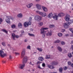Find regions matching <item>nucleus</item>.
I'll return each instance as SVG.
<instances>
[{"mask_svg":"<svg viewBox=\"0 0 73 73\" xmlns=\"http://www.w3.org/2000/svg\"><path fill=\"white\" fill-rule=\"evenodd\" d=\"M50 55H47L46 56L45 58L46 59H49V58H50Z\"/></svg>","mask_w":73,"mask_h":73,"instance_id":"393cba45","label":"nucleus"},{"mask_svg":"<svg viewBox=\"0 0 73 73\" xmlns=\"http://www.w3.org/2000/svg\"><path fill=\"white\" fill-rule=\"evenodd\" d=\"M65 15V14L63 13H61L58 14V16L59 17H61Z\"/></svg>","mask_w":73,"mask_h":73,"instance_id":"ddd939ff","label":"nucleus"},{"mask_svg":"<svg viewBox=\"0 0 73 73\" xmlns=\"http://www.w3.org/2000/svg\"><path fill=\"white\" fill-rule=\"evenodd\" d=\"M11 27L12 28L14 29V28H16V25L14 24H13L11 25Z\"/></svg>","mask_w":73,"mask_h":73,"instance_id":"c756f323","label":"nucleus"},{"mask_svg":"<svg viewBox=\"0 0 73 73\" xmlns=\"http://www.w3.org/2000/svg\"><path fill=\"white\" fill-rule=\"evenodd\" d=\"M38 68L39 69H41V67H40V65H38Z\"/></svg>","mask_w":73,"mask_h":73,"instance_id":"603ef678","label":"nucleus"},{"mask_svg":"<svg viewBox=\"0 0 73 73\" xmlns=\"http://www.w3.org/2000/svg\"><path fill=\"white\" fill-rule=\"evenodd\" d=\"M0 21L2 23V22H3V19H2L1 18L0 19Z\"/></svg>","mask_w":73,"mask_h":73,"instance_id":"13d9d810","label":"nucleus"},{"mask_svg":"<svg viewBox=\"0 0 73 73\" xmlns=\"http://www.w3.org/2000/svg\"><path fill=\"white\" fill-rule=\"evenodd\" d=\"M27 7L28 8H31V7H30V6L29 4L28 5H27Z\"/></svg>","mask_w":73,"mask_h":73,"instance_id":"864d4df0","label":"nucleus"},{"mask_svg":"<svg viewBox=\"0 0 73 73\" xmlns=\"http://www.w3.org/2000/svg\"><path fill=\"white\" fill-rule=\"evenodd\" d=\"M18 27H19L20 28H22V24L21 23H19L18 24Z\"/></svg>","mask_w":73,"mask_h":73,"instance_id":"a878e982","label":"nucleus"},{"mask_svg":"<svg viewBox=\"0 0 73 73\" xmlns=\"http://www.w3.org/2000/svg\"><path fill=\"white\" fill-rule=\"evenodd\" d=\"M35 19L36 21H41L42 19V17L41 16H40L38 15H36L35 16Z\"/></svg>","mask_w":73,"mask_h":73,"instance_id":"39448f33","label":"nucleus"},{"mask_svg":"<svg viewBox=\"0 0 73 73\" xmlns=\"http://www.w3.org/2000/svg\"><path fill=\"white\" fill-rule=\"evenodd\" d=\"M61 44L62 45H65V42L64 41L61 42Z\"/></svg>","mask_w":73,"mask_h":73,"instance_id":"f704fd0d","label":"nucleus"},{"mask_svg":"<svg viewBox=\"0 0 73 73\" xmlns=\"http://www.w3.org/2000/svg\"><path fill=\"white\" fill-rule=\"evenodd\" d=\"M57 49H58V51L60 52H61L62 51V48L60 46H58L57 47Z\"/></svg>","mask_w":73,"mask_h":73,"instance_id":"4468645a","label":"nucleus"},{"mask_svg":"<svg viewBox=\"0 0 73 73\" xmlns=\"http://www.w3.org/2000/svg\"><path fill=\"white\" fill-rule=\"evenodd\" d=\"M27 48L28 49H31V46L30 45L28 46L27 47Z\"/></svg>","mask_w":73,"mask_h":73,"instance_id":"ea45409f","label":"nucleus"},{"mask_svg":"<svg viewBox=\"0 0 73 73\" xmlns=\"http://www.w3.org/2000/svg\"><path fill=\"white\" fill-rule=\"evenodd\" d=\"M2 32H5V33H6V34H7L8 33V31H7V30H6L5 29H2Z\"/></svg>","mask_w":73,"mask_h":73,"instance_id":"5701e85b","label":"nucleus"},{"mask_svg":"<svg viewBox=\"0 0 73 73\" xmlns=\"http://www.w3.org/2000/svg\"><path fill=\"white\" fill-rule=\"evenodd\" d=\"M71 48L72 50H73V45H72L71 46Z\"/></svg>","mask_w":73,"mask_h":73,"instance_id":"052dcab7","label":"nucleus"},{"mask_svg":"<svg viewBox=\"0 0 73 73\" xmlns=\"http://www.w3.org/2000/svg\"><path fill=\"white\" fill-rule=\"evenodd\" d=\"M48 66L49 68L50 69H53L55 68V67L52 65H48Z\"/></svg>","mask_w":73,"mask_h":73,"instance_id":"f8f14e48","label":"nucleus"},{"mask_svg":"<svg viewBox=\"0 0 73 73\" xmlns=\"http://www.w3.org/2000/svg\"><path fill=\"white\" fill-rule=\"evenodd\" d=\"M30 30L31 31H33V29H30Z\"/></svg>","mask_w":73,"mask_h":73,"instance_id":"69168bd1","label":"nucleus"},{"mask_svg":"<svg viewBox=\"0 0 73 73\" xmlns=\"http://www.w3.org/2000/svg\"><path fill=\"white\" fill-rule=\"evenodd\" d=\"M42 66L43 67H45V64L44 63L42 64Z\"/></svg>","mask_w":73,"mask_h":73,"instance_id":"c03bdc74","label":"nucleus"},{"mask_svg":"<svg viewBox=\"0 0 73 73\" xmlns=\"http://www.w3.org/2000/svg\"><path fill=\"white\" fill-rule=\"evenodd\" d=\"M25 64H20L19 65V68H20V69H23L24 67H25Z\"/></svg>","mask_w":73,"mask_h":73,"instance_id":"6e6552de","label":"nucleus"},{"mask_svg":"<svg viewBox=\"0 0 73 73\" xmlns=\"http://www.w3.org/2000/svg\"><path fill=\"white\" fill-rule=\"evenodd\" d=\"M16 35H15V34L14 33H13L12 34V36L13 37V40H15V36Z\"/></svg>","mask_w":73,"mask_h":73,"instance_id":"412c9836","label":"nucleus"},{"mask_svg":"<svg viewBox=\"0 0 73 73\" xmlns=\"http://www.w3.org/2000/svg\"><path fill=\"white\" fill-rule=\"evenodd\" d=\"M52 16H53V14L52 13H50L48 15V18H51V17H52Z\"/></svg>","mask_w":73,"mask_h":73,"instance_id":"6ab92c4d","label":"nucleus"},{"mask_svg":"<svg viewBox=\"0 0 73 73\" xmlns=\"http://www.w3.org/2000/svg\"><path fill=\"white\" fill-rule=\"evenodd\" d=\"M11 0H6V1H7V2H9V1H11Z\"/></svg>","mask_w":73,"mask_h":73,"instance_id":"680f3d73","label":"nucleus"},{"mask_svg":"<svg viewBox=\"0 0 73 73\" xmlns=\"http://www.w3.org/2000/svg\"><path fill=\"white\" fill-rule=\"evenodd\" d=\"M28 35L30 36H32L33 37H35V35L33 34H31L30 33H29L28 34Z\"/></svg>","mask_w":73,"mask_h":73,"instance_id":"c85d7f7f","label":"nucleus"},{"mask_svg":"<svg viewBox=\"0 0 73 73\" xmlns=\"http://www.w3.org/2000/svg\"><path fill=\"white\" fill-rule=\"evenodd\" d=\"M10 19L11 20H14L15 18L11 16H7L6 17V19H5V21L7 23H10Z\"/></svg>","mask_w":73,"mask_h":73,"instance_id":"7ed1b4c3","label":"nucleus"},{"mask_svg":"<svg viewBox=\"0 0 73 73\" xmlns=\"http://www.w3.org/2000/svg\"><path fill=\"white\" fill-rule=\"evenodd\" d=\"M46 34V33H44V34H43L42 35V37L43 38H45Z\"/></svg>","mask_w":73,"mask_h":73,"instance_id":"4c0bfd02","label":"nucleus"},{"mask_svg":"<svg viewBox=\"0 0 73 73\" xmlns=\"http://www.w3.org/2000/svg\"><path fill=\"white\" fill-rule=\"evenodd\" d=\"M2 45L4 46H6V45H5V43L4 42H3L2 43Z\"/></svg>","mask_w":73,"mask_h":73,"instance_id":"c9c22d12","label":"nucleus"},{"mask_svg":"<svg viewBox=\"0 0 73 73\" xmlns=\"http://www.w3.org/2000/svg\"><path fill=\"white\" fill-rule=\"evenodd\" d=\"M36 2H38V1H40V0H36Z\"/></svg>","mask_w":73,"mask_h":73,"instance_id":"0e129e2a","label":"nucleus"},{"mask_svg":"<svg viewBox=\"0 0 73 73\" xmlns=\"http://www.w3.org/2000/svg\"><path fill=\"white\" fill-rule=\"evenodd\" d=\"M70 16L68 15H67L65 17V20L66 21H69L70 20V18H69Z\"/></svg>","mask_w":73,"mask_h":73,"instance_id":"1a4fd4ad","label":"nucleus"},{"mask_svg":"<svg viewBox=\"0 0 73 73\" xmlns=\"http://www.w3.org/2000/svg\"><path fill=\"white\" fill-rule=\"evenodd\" d=\"M69 30L71 32H72L73 31V29H72V28H70L69 29Z\"/></svg>","mask_w":73,"mask_h":73,"instance_id":"a19ab883","label":"nucleus"},{"mask_svg":"<svg viewBox=\"0 0 73 73\" xmlns=\"http://www.w3.org/2000/svg\"><path fill=\"white\" fill-rule=\"evenodd\" d=\"M68 55L70 58H71V57H72V54L71 53H68Z\"/></svg>","mask_w":73,"mask_h":73,"instance_id":"cd10ccee","label":"nucleus"},{"mask_svg":"<svg viewBox=\"0 0 73 73\" xmlns=\"http://www.w3.org/2000/svg\"><path fill=\"white\" fill-rule=\"evenodd\" d=\"M41 34H43L44 33H46V32L43 30L42 28L41 29Z\"/></svg>","mask_w":73,"mask_h":73,"instance_id":"f3484780","label":"nucleus"},{"mask_svg":"<svg viewBox=\"0 0 73 73\" xmlns=\"http://www.w3.org/2000/svg\"><path fill=\"white\" fill-rule=\"evenodd\" d=\"M39 24L40 25V26H41L42 25H43V23H42V22H40L39 23Z\"/></svg>","mask_w":73,"mask_h":73,"instance_id":"79ce46f5","label":"nucleus"},{"mask_svg":"<svg viewBox=\"0 0 73 73\" xmlns=\"http://www.w3.org/2000/svg\"><path fill=\"white\" fill-rule=\"evenodd\" d=\"M36 6L37 7V8L38 9H41V5H40L37 4L36 5Z\"/></svg>","mask_w":73,"mask_h":73,"instance_id":"a211bd4d","label":"nucleus"},{"mask_svg":"<svg viewBox=\"0 0 73 73\" xmlns=\"http://www.w3.org/2000/svg\"><path fill=\"white\" fill-rule=\"evenodd\" d=\"M7 56V54L4 53V52L2 50H0V56L2 58H4L5 56Z\"/></svg>","mask_w":73,"mask_h":73,"instance_id":"20e7f679","label":"nucleus"},{"mask_svg":"<svg viewBox=\"0 0 73 73\" xmlns=\"http://www.w3.org/2000/svg\"><path fill=\"white\" fill-rule=\"evenodd\" d=\"M16 37L17 38H19V36L17 35H15V38Z\"/></svg>","mask_w":73,"mask_h":73,"instance_id":"37998d69","label":"nucleus"},{"mask_svg":"<svg viewBox=\"0 0 73 73\" xmlns=\"http://www.w3.org/2000/svg\"><path fill=\"white\" fill-rule=\"evenodd\" d=\"M9 59H12V56H11V55H9Z\"/></svg>","mask_w":73,"mask_h":73,"instance_id":"49530a36","label":"nucleus"},{"mask_svg":"<svg viewBox=\"0 0 73 73\" xmlns=\"http://www.w3.org/2000/svg\"><path fill=\"white\" fill-rule=\"evenodd\" d=\"M29 5H30V7H32V5H33V4L32 3L29 4Z\"/></svg>","mask_w":73,"mask_h":73,"instance_id":"de8ad7c7","label":"nucleus"},{"mask_svg":"<svg viewBox=\"0 0 73 73\" xmlns=\"http://www.w3.org/2000/svg\"><path fill=\"white\" fill-rule=\"evenodd\" d=\"M22 36H23V35L22 34H21L19 36L20 37H22Z\"/></svg>","mask_w":73,"mask_h":73,"instance_id":"338daca9","label":"nucleus"},{"mask_svg":"<svg viewBox=\"0 0 73 73\" xmlns=\"http://www.w3.org/2000/svg\"><path fill=\"white\" fill-rule=\"evenodd\" d=\"M62 70H63L62 69V67L60 68L59 69V72L60 73H62Z\"/></svg>","mask_w":73,"mask_h":73,"instance_id":"4be33fe9","label":"nucleus"},{"mask_svg":"<svg viewBox=\"0 0 73 73\" xmlns=\"http://www.w3.org/2000/svg\"><path fill=\"white\" fill-rule=\"evenodd\" d=\"M71 66H72V68H73V63H72L71 64Z\"/></svg>","mask_w":73,"mask_h":73,"instance_id":"774afa93","label":"nucleus"},{"mask_svg":"<svg viewBox=\"0 0 73 73\" xmlns=\"http://www.w3.org/2000/svg\"><path fill=\"white\" fill-rule=\"evenodd\" d=\"M37 49L39 51V52H42V49L41 48H37Z\"/></svg>","mask_w":73,"mask_h":73,"instance_id":"2f4dec72","label":"nucleus"},{"mask_svg":"<svg viewBox=\"0 0 73 73\" xmlns=\"http://www.w3.org/2000/svg\"><path fill=\"white\" fill-rule=\"evenodd\" d=\"M3 63H5L6 61L5 60H3L2 61Z\"/></svg>","mask_w":73,"mask_h":73,"instance_id":"4d7b16f0","label":"nucleus"},{"mask_svg":"<svg viewBox=\"0 0 73 73\" xmlns=\"http://www.w3.org/2000/svg\"><path fill=\"white\" fill-rule=\"evenodd\" d=\"M15 55H16V56H19L20 55V53H19L15 52Z\"/></svg>","mask_w":73,"mask_h":73,"instance_id":"72a5a7b5","label":"nucleus"},{"mask_svg":"<svg viewBox=\"0 0 73 73\" xmlns=\"http://www.w3.org/2000/svg\"><path fill=\"white\" fill-rule=\"evenodd\" d=\"M52 27V28H53L54 27V25H51Z\"/></svg>","mask_w":73,"mask_h":73,"instance_id":"bf43d9fd","label":"nucleus"},{"mask_svg":"<svg viewBox=\"0 0 73 73\" xmlns=\"http://www.w3.org/2000/svg\"><path fill=\"white\" fill-rule=\"evenodd\" d=\"M17 16L18 17H23V15L21 13L19 14Z\"/></svg>","mask_w":73,"mask_h":73,"instance_id":"bb28decb","label":"nucleus"},{"mask_svg":"<svg viewBox=\"0 0 73 73\" xmlns=\"http://www.w3.org/2000/svg\"><path fill=\"white\" fill-rule=\"evenodd\" d=\"M68 65H71V64H72V63L70 62H68Z\"/></svg>","mask_w":73,"mask_h":73,"instance_id":"58836bf2","label":"nucleus"},{"mask_svg":"<svg viewBox=\"0 0 73 73\" xmlns=\"http://www.w3.org/2000/svg\"><path fill=\"white\" fill-rule=\"evenodd\" d=\"M40 63H41V62L40 61H38L37 62L36 64L37 65H38V64H40Z\"/></svg>","mask_w":73,"mask_h":73,"instance_id":"3c124183","label":"nucleus"},{"mask_svg":"<svg viewBox=\"0 0 73 73\" xmlns=\"http://www.w3.org/2000/svg\"><path fill=\"white\" fill-rule=\"evenodd\" d=\"M69 34H65V36H66V37H68V36H69Z\"/></svg>","mask_w":73,"mask_h":73,"instance_id":"8fccbe9b","label":"nucleus"},{"mask_svg":"<svg viewBox=\"0 0 73 73\" xmlns=\"http://www.w3.org/2000/svg\"><path fill=\"white\" fill-rule=\"evenodd\" d=\"M68 23V24H69L70 25V24H72V23H73V20H69L67 22Z\"/></svg>","mask_w":73,"mask_h":73,"instance_id":"aec40b11","label":"nucleus"},{"mask_svg":"<svg viewBox=\"0 0 73 73\" xmlns=\"http://www.w3.org/2000/svg\"><path fill=\"white\" fill-rule=\"evenodd\" d=\"M25 49H24L23 50L21 53V58H23V64H26L28 61V58L27 56H25Z\"/></svg>","mask_w":73,"mask_h":73,"instance_id":"f257e3e1","label":"nucleus"},{"mask_svg":"<svg viewBox=\"0 0 73 73\" xmlns=\"http://www.w3.org/2000/svg\"><path fill=\"white\" fill-rule=\"evenodd\" d=\"M51 65H52L54 66H55V65H57L58 64V62H57L53 61L51 63Z\"/></svg>","mask_w":73,"mask_h":73,"instance_id":"9d476101","label":"nucleus"},{"mask_svg":"<svg viewBox=\"0 0 73 73\" xmlns=\"http://www.w3.org/2000/svg\"><path fill=\"white\" fill-rule=\"evenodd\" d=\"M69 25H70L68 24V23L67 22L66 23H64V26L65 28L67 29V28H69Z\"/></svg>","mask_w":73,"mask_h":73,"instance_id":"0eeeda50","label":"nucleus"},{"mask_svg":"<svg viewBox=\"0 0 73 73\" xmlns=\"http://www.w3.org/2000/svg\"><path fill=\"white\" fill-rule=\"evenodd\" d=\"M52 31H50L48 32V33L46 34V36H52Z\"/></svg>","mask_w":73,"mask_h":73,"instance_id":"9b49d317","label":"nucleus"},{"mask_svg":"<svg viewBox=\"0 0 73 73\" xmlns=\"http://www.w3.org/2000/svg\"><path fill=\"white\" fill-rule=\"evenodd\" d=\"M58 16H56V15H55L53 17V19H56V20H57V18H58Z\"/></svg>","mask_w":73,"mask_h":73,"instance_id":"b1692460","label":"nucleus"},{"mask_svg":"<svg viewBox=\"0 0 73 73\" xmlns=\"http://www.w3.org/2000/svg\"><path fill=\"white\" fill-rule=\"evenodd\" d=\"M21 33H24V31H23L22 30L21 31Z\"/></svg>","mask_w":73,"mask_h":73,"instance_id":"5fc2aeb1","label":"nucleus"},{"mask_svg":"<svg viewBox=\"0 0 73 73\" xmlns=\"http://www.w3.org/2000/svg\"><path fill=\"white\" fill-rule=\"evenodd\" d=\"M49 27L50 28H52V27L51 25L49 26Z\"/></svg>","mask_w":73,"mask_h":73,"instance_id":"e2e57ef3","label":"nucleus"},{"mask_svg":"<svg viewBox=\"0 0 73 73\" xmlns=\"http://www.w3.org/2000/svg\"><path fill=\"white\" fill-rule=\"evenodd\" d=\"M63 69L64 70H66L68 69V67H67L66 66L64 67H63Z\"/></svg>","mask_w":73,"mask_h":73,"instance_id":"e433bc0d","label":"nucleus"},{"mask_svg":"<svg viewBox=\"0 0 73 73\" xmlns=\"http://www.w3.org/2000/svg\"><path fill=\"white\" fill-rule=\"evenodd\" d=\"M27 41H28V39H25V42H27Z\"/></svg>","mask_w":73,"mask_h":73,"instance_id":"6e6d98bb","label":"nucleus"},{"mask_svg":"<svg viewBox=\"0 0 73 73\" xmlns=\"http://www.w3.org/2000/svg\"><path fill=\"white\" fill-rule=\"evenodd\" d=\"M58 35L59 37H61V36H62V34L61 33H59L58 34Z\"/></svg>","mask_w":73,"mask_h":73,"instance_id":"473e14b6","label":"nucleus"},{"mask_svg":"<svg viewBox=\"0 0 73 73\" xmlns=\"http://www.w3.org/2000/svg\"><path fill=\"white\" fill-rule=\"evenodd\" d=\"M65 31V29H62V32H64Z\"/></svg>","mask_w":73,"mask_h":73,"instance_id":"09e8293b","label":"nucleus"},{"mask_svg":"<svg viewBox=\"0 0 73 73\" xmlns=\"http://www.w3.org/2000/svg\"><path fill=\"white\" fill-rule=\"evenodd\" d=\"M60 42V40H56L54 42V43H59Z\"/></svg>","mask_w":73,"mask_h":73,"instance_id":"7c9ffc66","label":"nucleus"},{"mask_svg":"<svg viewBox=\"0 0 73 73\" xmlns=\"http://www.w3.org/2000/svg\"><path fill=\"white\" fill-rule=\"evenodd\" d=\"M42 28L44 30H46V29H48V28Z\"/></svg>","mask_w":73,"mask_h":73,"instance_id":"a18cd8bd","label":"nucleus"},{"mask_svg":"<svg viewBox=\"0 0 73 73\" xmlns=\"http://www.w3.org/2000/svg\"><path fill=\"white\" fill-rule=\"evenodd\" d=\"M31 22L32 18L31 17H30L29 21V22H26L24 23V27H28V26L29 25H31Z\"/></svg>","mask_w":73,"mask_h":73,"instance_id":"f03ea898","label":"nucleus"},{"mask_svg":"<svg viewBox=\"0 0 73 73\" xmlns=\"http://www.w3.org/2000/svg\"><path fill=\"white\" fill-rule=\"evenodd\" d=\"M36 13H37L39 14V15H41V16H42V17H45V16H46V14L45 13H42L38 11H36Z\"/></svg>","mask_w":73,"mask_h":73,"instance_id":"423d86ee","label":"nucleus"},{"mask_svg":"<svg viewBox=\"0 0 73 73\" xmlns=\"http://www.w3.org/2000/svg\"><path fill=\"white\" fill-rule=\"evenodd\" d=\"M38 60L39 61H42L44 60V58L42 57H40L38 58Z\"/></svg>","mask_w":73,"mask_h":73,"instance_id":"dca6fc26","label":"nucleus"},{"mask_svg":"<svg viewBox=\"0 0 73 73\" xmlns=\"http://www.w3.org/2000/svg\"><path fill=\"white\" fill-rule=\"evenodd\" d=\"M42 8L43 9V10L44 12H47L48 9H47V8L45 7L44 6H42Z\"/></svg>","mask_w":73,"mask_h":73,"instance_id":"2eb2a0df","label":"nucleus"}]
</instances>
